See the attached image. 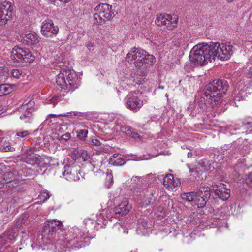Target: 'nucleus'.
Listing matches in <instances>:
<instances>
[{
	"mask_svg": "<svg viewBox=\"0 0 252 252\" xmlns=\"http://www.w3.org/2000/svg\"><path fill=\"white\" fill-rule=\"evenodd\" d=\"M229 86L224 79L214 80L206 85L204 93L198 98L199 107L205 109L214 107L228 90Z\"/></svg>",
	"mask_w": 252,
	"mask_h": 252,
	"instance_id": "obj_1",
	"label": "nucleus"
},
{
	"mask_svg": "<svg viewBox=\"0 0 252 252\" xmlns=\"http://www.w3.org/2000/svg\"><path fill=\"white\" fill-rule=\"evenodd\" d=\"M189 58L192 63L202 66L215 60L211 42L199 43L195 45L189 53Z\"/></svg>",
	"mask_w": 252,
	"mask_h": 252,
	"instance_id": "obj_2",
	"label": "nucleus"
},
{
	"mask_svg": "<svg viewBox=\"0 0 252 252\" xmlns=\"http://www.w3.org/2000/svg\"><path fill=\"white\" fill-rule=\"evenodd\" d=\"M56 83L62 89L73 92L80 85L77 74L71 70H62L57 76Z\"/></svg>",
	"mask_w": 252,
	"mask_h": 252,
	"instance_id": "obj_3",
	"label": "nucleus"
},
{
	"mask_svg": "<svg viewBox=\"0 0 252 252\" xmlns=\"http://www.w3.org/2000/svg\"><path fill=\"white\" fill-rule=\"evenodd\" d=\"M211 195V189L208 186L201 185L196 191L183 193L181 194L182 199L188 202H193L198 208H203Z\"/></svg>",
	"mask_w": 252,
	"mask_h": 252,
	"instance_id": "obj_4",
	"label": "nucleus"
},
{
	"mask_svg": "<svg viewBox=\"0 0 252 252\" xmlns=\"http://www.w3.org/2000/svg\"><path fill=\"white\" fill-rule=\"evenodd\" d=\"M211 43L215 60H227L232 56L235 50L234 46L229 42L220 44L216 42Z\"/></svg>",
	"mask_w": 252,
	"mask_h": 252,
	"instance_id": "obj_5",
	"label": "nucleus"
},
{
	"mask_svg": "<svg viewBox=\"0 0 252 252\" xmlns=\"http://www.w3.org/2000/svg\"><path fill=\"white\" fill-rule=\"evenodd\" d=\"M114 15L112 6L106 3L98 5L94 10V17L95 23H101L105 20H110Z\"/></svg>",
	"mask_w": 252,
	"mask_h": 252,
	"instance_id": "obj_6",
	"label": "nucleus"
},
{
	"mask_svg": "<svg viewBox=\"0 0 252 252\" xmlns=\"http://www.w3.org/2000/svg\"><path fill=\"white\" fill-rule=\"evenodd\" d=\"M124 104L128 109L136 112L143 106V100L138 92H130L124 98Z\"/></svg>",
	"mask_w": 252,
	"mask_h": 252,
	"instance_id": "obj_7",
	"label": "nucleus"
},
{
	"mask_svg": "<svg viewBox=\"0 0 252 252\" xmlns=\"http://www.w3.org/2000/svg\"><path fill=\"white\" fill-rule=\"evenodd\" d=\"M11 59L15 62L20 63L23 60H27V62H33L35 58L32 55L29 49L15 46L11 56Z\"/></svg>",
	"mask_w": 252,
	"mask_h": 252,
	"instance_id": "obj_8",
	"label": "nucleus"
},
{
	"mask_svg": "<svg viewBox=\"0 0 252 252\" xmlns=\"http://www.w3.org/2000/svg\"><path fill=\"white\" fill-rule=\"evenodd\" d=\"M80 171L81 168L77 164H66L62 171V175L68 181H77L81 177Z\"/></svg>",
	"mask_w": 252,
	"mask_h": 252,
	"instance_id": "obj_9",
	"label": "nucleus"
},
{
	"mask_svg": "<svg viewBox=\"0 0 252 252\" xmlns=\"http://www.w3.org/2000/svg\"><path fill=\"white\" fill-rule=\"evenodd\" d=\"M13 11L11 2L4 0L0 4V26L6 24L11 18Z\"/></svg>",
	"mask_w": 252,
	"mask_h": 252,
	"instance_id": "obj_10",
	"label": "nucleus"
},
{
	"mask_svg": "<svg viewBox=\"0 0 252 252\" xmlns=\"http://www.w3.org/2000/svg\"><path fill=\"white\" fill-rule=\"evenodd\" d=\"M59 28L55 26L52 20L47 19L43 21L41 25V33L46 37H52L53 35H57Z\"/></svg>",
	"mask_w": 252,
	"mask_h": 252,
	"instance_id": "obj_11",
	"label": "nucleus"
},
{
	"mask_svg": "<svg viewBox=\"0 0 252 252\" xmlns=\"http://www.w3.org/2000/svg\"><path fill=\"white\" fill-rule=\"evenodd\" d=\"M21 224L22 223H18L16 226H14L0 235V243H1L3 246L7 243H13L15 241L20 230L18 226Z\"/></svg>",
	"mask_w": 252,
	"mask_h": 252,
	"instance_id": "obj_12",
	"label": "nucleus"
},
{
	"mask_svg": "<svg viewBox=\"0 0 252 252\" xmlns=\"http://www.w3.org/2000/svg\"><path fill=\"white\" fill-rule=\"evenodd\" d=\"M21 160L23 162L32 166L39 164L42 161L41 157L32 153L30 150H24L21 154Z\"/></svg>",
	"mask_w": 252,
	"mask_h": 252,
	"instance_id": "obj_13",
	"label": "nucleus"
},
{
	"mask_svg": "<svg viewBox=\"0 0 252 252\" xmlns=\"http://www.w3.org/2000/svg\"><path fill=\"white\" fill-rule=\"evenodd\" d=\"M138 52L137 57L135 61H134V64L136 67H140L144 64L152 63L155 59L153 55L147 54V52L143 50L139 49Z\"/></svg>",
	"mask_w": 252,
	"mask_h": 252,
	"instance_id": "obj_14",
	"label": "nucleus"
},
{
	"mask_svg": "<svg viewBox=\"0 0 252 252\" xmlns=\"http://www.w3.org/2000/svg\"><path fill=\"white\" fill-rule=\"evenodd\" d=\"M213 191L218 198L223 201L227 200L230 196V190L226 185L220 183L213 187Z\"/></svg>",
	"mask_w": 252,
	"mask_h": 252,
	"instance_id": "obj_15",
	"label": "nucleus"
},
{
	"mask_svg": "<svg viewBox=\"0 0 252 252\" xmlns=\"http://www.w3.org/2000/svg\"><path fill=\"white\" fill-rule=\"evenodd\" d=\"M3 186L8 188L17 187L19 182L18 172L16 171L6 172L3 175Z\"/></svg>",
	"mask_w": 252,
	"mask_h": 252,
	"instance_id": "obj_16",
	"label": "nucleus"
},
{
	"mask_svg": "<svg viewBox=\"0 0 252 252\" xmlns=\"http://www.w3.org/2000/svg\"><path fill=\"white\" fill-rule=\"evenodd\" d=\"M248 84H244L243 81H239L236 86L234 91V99L235 101H240L245 99L246 96V90L248 88Z\"/></svg>",
	"mask_w": 252,
	"mask_h": 252,
	"instance_id": "obj_17",
	"label": "nucleus"
},
{
	"mask_svg": "<svg viewBox=\"0 0 252 252\" xmlns=\"http://www.w3.org/2000/svg\"><path fill=\"white\" fill-rule=\"evenodd\" d=\"M178 22V18L176 16H174V18L169 14H161L157 15L155 21V23L158 26L167 25L169 26L171 24H176Z\"/></svg>",
	"mask_w": 252,
	"mask_h": 252,
	"instance_id": "obj_18",
	"label": "nucleus"
},
{
	"mask_svg": "<svg viewBox=\"0 0 252 252\" xmlns=\"http://www.w3.org/2000/svg\"><path fill=\"white\" fill-rule=\"evenodd\" d=\"M132 208V206L126 198H124L121 202L115 207V212L120 216L127 214Z\"/></svg>",
	"mask_w": 252,
	"mask_h": 252,
	"instance_id": "obj_19",
	"label": "nucleus"
},
{
	"mask_svg": "<svg viewBox=\"0 0 252 252\" xmlns=\"http://www.w3.org/2000/svg\"><path fill=\"white\" fill-rule=\"evenodd\" d=\"M131 191L134 196L139 198L144 196L147 190L142 186V181H139L136 185H133Z\"/></svg>",
	"mask_w": 252,
	"mask_h": 252,
	"instance_id": "obj_20",
	"label": "nucleus"
},
{
	"mask_svg": "<svg viewBox=\"0 0 252 252\" xmlns=\"http://www.w3.org/2000/svg\"><path fill=\"white\" fill-rule=\"evenodd\" d=\"M47 224H46L45 229H48L49 232L52 233L56 232L58 230H63L64 229L62 221H48Z\"/></svg>",
	"mask_w": 252,
	"mask_h": 252,
	"instance_id": "obj_21",
	"label": "nucleus"
},
{
	"mask_svg": "<svg viewBox=\"0 0 252 252\" xmlns=\"http://www.w3.org/2000/svg\"><path fill=\"white\" fill-rule=\"evenodd\" d=\"M121 131L126 134L127 135L131 137L132 138L136 139L137 138L140 139L139 134L135 131L130 126H121Z\"/></svg>",
	"mask_w": 252,
	"mask_h": 252,
	"instance_id": "obj_22",
	"label": "nucleus"
},
{
	"mask_svg": "<svg viewBox=\"0 0 252 252\" xmlns=\"http://www.w3.org/2000/svg\"><path fill=\"white\" fill-rule=\"evenodd\" d=\"M24 38L28 44L33 45H36L39 42V36L35 32H30L26 34Z\"/></svg>",
	"mask_w": 252,
	"mask_h": 252,
	"instance_id": "obj_23",
	"label": "nucleus"
},
{
	"mask_svg": "<svg viewBox=\"0 0 252 252\" xmlns=\"http://www.w3.org/2000/svg\"><path fill=\"white\" fill-rule=\"evenodd\" d=\"M139 48L136 47L132 48L127 53L126 59L128 63L134 64V61H135L137 57L138 50H139Z\"/></svg>",
	"mask_w": 252,
	"mask_h": 252,
	"instance_id": "obj_24",
	"label": "nucleus"
},
{
	"mask_svg": "<svg viewBox=\"0 0 252 252\" xmlns=\"http://www.w3.org/2000/svg\"><path fill=\"white\" fill-rule=\"evenodd\" d=\"M152 223L148 224V221H141L138 224L137 231H140L144 235H145L147 232L151 230Z\"/></svg>",
	"mask_w": 252,
	"mask_h": 252,
	"instance_id": "obj_25",
	"label": "nucleus"
},
{
	"mask_svg": "<svg viewBox=\"0 0 252 252\" xmlns=\"http://www.w3.org/2000/svg\"><path fill=\"white\" fill-rule=\"evenodd\" d=\"M23 114L20 116V119L26 123H32L33 122V115L31 111H20Z\"/></svg>",
	"mask_w": 252,
	"mask_h": 252,
	"instance_id": "obj_26",
	"label": "nucleus"
},
{
	"mask_svg": "<svg viewBox=\"0 0 252 252\" xmlns=\"http://www.w3.org/2000/svg\"><path fill=\"white\" fill-rule=\"evenodd\" d=\"M12 91V88L8 84H2L0 85V96H3L10 93Z\"/></svg>",
	"mask_w": 252,
	"mask_h": 252,
	"instance_id": "obj_27",
	"label": "nucleus"
},
{
	"mask_svg": "<svg viewBox=\"0 0 252 252\" xmlns=\"http://www.w3.org/2000/svg\"><path fill=\"white\" fill-rule=\"evenodd\" d=\"M173 179L174 177L172 174H167L163 178V183L164 186H167L168 187L172 186L175 187L177 185H175L174 184Z\"/></svg>",
	"mask_w": 252,
	"mask_h": 252,
	"instance_id": "obj_28",
	"label": "nucleus"
},
{
	"mask_svg": "<svg viewBox=\"0 0 252 252\" xmlns=\"http://www.w3.org/2000/svg\"><path fill=\"white\" fill-rule=\"evenodd\" d=\"M126 163V160L124 158L119 157L116 159H114L112 158H109V163L113 166H122Z\"/></svg>",
	"mask_w": 252,
	"mask_h": 252,
	"instance_id": "obj_29",
	"label": "nucleus"
},
{
	"mask_svg": "<svg viewBox=\"0 0 252 252\" xmlns=\"http://www.w3.org/2000/svg\"><path fill=\"white\" fill-rule=\"evenodd\" d=\"M106 174L107 176L105 185L107 188H109L113 183V177L112 171L107 170Z\"/></svg>",
	"mask_w": 252,
	"mask_h": 252,
	"instance_id": "obj_30",
	"label": "nucleus"
},
{
	"mask_svg": "<svg viewBox=\"0 0 252 252\" xmlns=\"http://www.w3.org/2000/svg\"><path fill=\"white\" fill-rule=\"evenodd\" d=\"M153 191H151L150 196L146 198L144 201H142L139 203L140 206L142 208H146L151 203H152L153 199Z\"/></svg>",
	"mask_w": 252,
	"mask_h": 252,
	"instance_id": "obj_31",
	"label": "nucleus"
},
{
	"mask_svg": "<svg viewBox=\"0 0 252 252\" xmlns=\"http://www.w3.org/2000/svg\"><path fill=\"white\" fill-rule=\"evenodd\" d=\"M14 133L15 134L16 136L24 139H26L31 134V132L28 130H17L14 132Z\"/></svg>",
	"mask_w": 252,
	"mask_h": 252,
	"instance_id": "obj_32",
	"label": "nucleus"
},
{
	"mask_svg": "<svg viewBox=\"0 0 252 252\" xmlns=\"http://www.w3.org/2000/svg\"><path fill=\"white\" fill-rule=\"evenodd\" d=\"M34 105V101L32 100H29V103L26 106H24L22 111H31V113L32 114L35 110V109L33 108Z\"/></svg>",
	"mask_w": 252,
	"mask_h": 252,
	"instance_id": "obj_33",
	"label": "nucleus"
},
{
	"mask_svg": "<svg viewBox=\"0 0 252 252\" xmlns=\"http://www.w3.org/2000/svg\"><path fill=\"white\" fill-rule=\"evenodd\" d=\"M87 143L93 147H99L101 144V142L95 137H92L88 139L87 141Z\"/></svg>",
	"mask_w": 252,
	"mask_h": 252,
	"instance_id": "obj_34",
	"label": "nucleus"
},
{
	"mask_svg": "<svg viewBox=\"0 0 252 252\" xmlns=\"http://www.w3.org/2000/svg\"><path fill=\"white\" fill-rule=\"evenodd\" d=\"M7 77V69L5 68H0V83L4 82Z\"/></svg>",
	"mask_w": 252,
	"mask_h": 252,
	"instance_id": "obj_35",
	"label": "nucleus"
},
{
	"mask_svg": "<svg viewBox=\"0 0 252 252\" xmlns=\"http://www.w3.org/2000/svg\"><path fill=\"white\" fill-rule=\"evenodd\" d=\"M0 144L1 146H2V148L0 149V150L1 152H12L15 150V148L12 146H11L10 145H7V146H4L2 145V140L0 139Z\"/></svg>",
	"mask_w": 252,
	"mask_h": 252,
	"instance_id": "obj_36",
	"label": "nucleus"
},
{
	"mask_svg": "<svg viewBox=\"0 0 252 252\" xmlns=\"http://www.w3.org/2000/svg\"><path fill=\"white\" fill-rule=\"evenodd\" d=\"M88 133V131L87 130L81 129L78 132L77 136L79 139L81 140H85Z\"/></svg>",
	"mask_w": 252,
	"mask_h": 252,
	"instance_id": "obj_37",
	"label": "nucleus"
},
{
	"mask_svg": "<svg viewBox=\"0 0 252 252\" xmlns=\"http://www.w3.org/2000/svg\"><path fill=\"white\" fill-rule=\"evenodd\" d=\"M50 197V195L48 192L46 191L42 192L38 195V198L42 201L43 202H45Z\"/></svg>",
	"mask_w": 252,
	"mask_h": 252,
	"instance_id": "obj_38",
	"label": "nucleus"
},
{
	"mask_svg": "<svg viewBox=\"0 0 252 252\" xmlns=\"http://www.w3.org/2000/svg\"><path fill=\"white\" fill-rule=\"evenodd\" d=\"M242 126L246 129L252 127V121H249V120L244 119L242 121Z\"/></svg>",
	"mask_w": 252,
	"mask_h": 252,
	"instance_id": "obj_39",
	"label": "nucleus"
},
{
	"mask_svg": "<svg viewBox=\"0 0 252 252\" xmlns=\"http://www.w3.org/2000/svg\"><path fill=\"white\" fill-rule=\"evenodd\" d=\"M91 160V163L94 168H97L102 163V160L96 159L95 158H92Z\"/></svg>",
	"mask_w": 252,
	"mask_h": 252,
	"instance_id": "obj_40",
	"label": "nucleus"
},
{
	"mask_svg": "<svg viewBox=\"0 0 252 252\" xmlns=\"http://www.w3.org/2000/svg\"><path fill=\"white\" fill-rule=\"evenodd\" d=\"M63 239H64V236H62V239H60V240H57L56 242L55 243V248L56 249H57L58 247H62V246L63 247H64L65 246V242L63 241Z\"/></svg>",
	"mask_w": 252,
	"mask_h": 252,
	"instance_id": "obj_41",
	"label": "nucleus"
},
{
	"mask_svg": "<svg viewBox=\"0 0 252 252\" xmlns=\"http://www.w3.org/2000/svg\"><path fill=\"white\" fill-rule=\"evenodd\" d=\"M80 157L83 161H86L90 158V155L88 152L83 151L81 153Z\"/></svg>",
	"mask_w": 252,
	"mask_h": 252,
	"instance_id": "obj_42",
	"label": "nucleus"
},
{
	"mask_svg": "<svg viewBox=\"0 0 252 252\" xmlns=\"http://www.w3.org/2000/svg\"><path fill=\"white\" fill-rule=\"evenodd\" d=\"M12 76L15 77V78H19V77L20 76L21 73V71L18 69H13L12 70Z\"/></svg>",
	"mask_w": 252,
	"mask_h": 252,
	"instance_id": "obj_43",
	"label": "nucleus"
},
{
	"mask_svg": "<svg viewBox=\"0 0 252 252\" xmlns=\"http://www.w3.org/2000/svg\"><path fill=\"white\" fill-rule=\"evenodd\" d=\"M246 182L249 186H252V172L248 176L246 179Z\"/></svg>",
	"mask_w": 252,
	"mask_h": 252,
	"instance_id": "obj_44",
	"label": "nucleus"
},
{
	"mask_svg": "<svg viewBox=\"0 0 252 252\" xmlns=\"http://www.w3.org/2000/svg\"><path fill=\"white\" fill-rule=\"evenodd\" d=\"M58 100H59L58 97H56V96L53 97L51 99L48 100L47 102L49 104H53V107H54L55 106L56 104H57V102H58Z\"/></svg>",
	"mask_w": 252,
	"mask_h": 252,
	"instance_id": "obj_45",
	"label": "nucleus"
},
{
	"mask_svg": "<svg viewBox=\"0 0 252 252\" xmlns=\"http://www.w3.org/2000/svg\"><path fill=\"white\" fill-rule=\"evenodd\" d=\"M194 108V105L193 104H190L188 107V111L189 112H190V114H192L193 116L196 115L197 111L194 112L193 110Z\"/></svg>",
	"mask_w": 252,
	"mask_h": 252,
	"instance_id": "obj_46",
	"label": "nucleus"
},
{
	"mask_svg": "<svg viewBox=\"0 0 252 252\" xmlns=\"http://www.w3.org/2000/svg\"><path fill=\"white\" fill-rule=\"evenodd\" d=\"M29 217V215L28 213L24 212L21 215L19 220H26L28 219Z\"/></svg>",
	"mask_w": 252,
	"mask_h": 252,
	"instance_id": "obj_47",
	"label": "nucleus"
},
{
	"mask_svg": "<svg viewBox=\"0 0 252 252\" xmlns=\"http://www.w3.org/2000/svg\"><path fill=\"white\" fill-rule=\"evenodd\" d=\"M68 115L65 113L61 114H59V115H56V114H50L48 115L49 117H52V118L59 117L61 116L66 117Z\"/></svg>",
	"mask_w": 252,
	"mask_h": 252,
	"instance_id": "obj_48",
	"label": "nucleus"
},
{
	"mask_svg": "<svg viewBox=\"0 0 252 252\" xmlns=\"http://www.w3.org/2000/svg\"><path fill=\"white\" fill-rule=\"evenodd\" d=\"M131 181L132 182V183L133 184H135V185H136L137 184V183H139V181H142L140 180V177H138L136 176V177H133L131 178Z\"/></svg>",
	"mask_w": 252,
	"mask_h": 252,
	"instance_id": "obj_49",
	"label": "nucleus"
},
{
	"mask_svg": "<svg viewBox=\"0 0 252 252\" xmlns=\"http://www.w3.org/2000/svg\"><path fill=\"white\" fill-rule=\"evenodd\" d=\"M29 100H25L24 102L22 103L21 106L18 108L19 111H22L24 106H26L29 103Z\"/></svg>",
	"mask_w": 252,
	"mask_h": 252,
	"instance_id": "obj_50",
	"label": "nucleus"
},
{
	"mask_svg": "<svg viewBox=\"0 0 252 252\" xmlns=\"http://www.w3.org/2000/svg\"><path fill=\"white\" fill-rule=\"evenodd\" d=\"M70 134L69 133H66L62 135L63 139L65 140V141L68 140L70 138Z\"/></svg>",
	"mask_w": 252,
	"mask_h": 252,
	"instance_id": "obj_51",
	"label": "nucleus"
},
{
	"mask_svg": "<svg viewBox=\"0 0 252 252\" xmlns=\"http://www.w3.org/2000/svg\"><path fill=\"white\" fill-rule=\"evenodd\" d=\"M86 46L90 51L93 50L94 45L92 43L88 42V43H86Z\"/></svg>",
	"mask_w": 252,
	"mask_h": 252,
	"instance_id": "obj_52",
	"label": "nucleus"
},
{
	"mask_svg": "<svg viewBox=\"0 0 252 252\" xmlns=\"http://www.w3.org/2000/svg\"><path fill=\"white\" fill-rule=\"evenodd\" d=\"M26 150H30L31 151L32 153H34V152H37L39 150V148L36 147L28 148H27Z\"/></svg>",
	"mask_w": 252,
	"mask_h": 252,
	"instance_id": "obj_53",
	"label": "nucleus"
},
{
	"mask_svg": "<svg viewBox=\"0 0 252 252\" xmlns=\"http://www.w3.org/2000/svg\"><path fill=\"white\" fill-rule=\"evenodd\" d=\"M5 111V109L3 106H0V115H1Z\"/></svg>",
	"mask_w": 252,
	"mask_h": 252,
	"instance_id": "obj_54",
	"label": "nucleus"
},
{
	"mask_svg": "<svg viewBox=\"0 0 252 252\" xmlns=\"http://www.w3.org/2000/svg\"><path fill=\"white\" fill-rule=\"evenodd\" d=\"M119 154L118 153H115L110 158H112L114 159V158H118Z\"/></svg>",
	"mask_w": 252,
	"mask_h": 252,
	"instance_id": "obj_55",
	"label": "nucleus"
},
{
	"mask_svg": "<svg viewBox=\"0 0 252 252\" xmlns=\"http://www.w3.org/2000/svg\"><path fill=\"white\" fill-rule=\"evenodd\" d=\"M121 222H123V223H118V222H117V223H115V225L116 226H117L118 224L119 225H121V226H123V225L124 224V221H121Z\"/></svg>",
	"mask_w": 252,
	"mask_h": 252,
	"instance_id": "obj_56",
	"label": "nucleus"
},
{
	"mask_svg": "<svg viewBox=\"0 0 252 252\" xmlns=\"http://www.w3.org/2000/svg\"><path fill=\"white\" fill-rule=\"evenodd\" d=\"M223 211H224V209L221 208L220 209H219L218 211V213H219V214L223 213V212H224Z\"/></svg>",
	"mask_w": 252,
	"mask_h": 252,
	"instance_id": "obj_57",
	"label": "nucleus"
},
{
	"mask_svg": "<svg viewBox=\"0 0 252 252\" xmlns=\"http://www.w3.org/2000/svg\"><path fill=\"white\" fill-rule=\"evenodd\" d=\"M226 0L228 3H232V2H234V1H235L236 0Z\"/></svg>",
	"mask_w": 252,
	"mask_h": 252,
	"instance_id": "obj_58",
	"label": "nucleus"
},
{
	"mask_svg": "<svg viewBox=\"0 0 252 252\" xmlns=\"http://www.w3.org/2000/svg\"><path fill=\"white\" fill-rule=\"evenodd\" d=\"M192 156V153H190V152H189L188 154V158H189V157H191Z\"/></svg>",
	"mask_w": 252,
	"mask_h": 252,
	"instance_id": "obj_59",
	"label": "nucleus"
},
{
	"mask_svg": "<svg viewBox=\"0 0 252 252\" xmlns=\"http://www.w3.org/2000/svg\"><path fill=\"white\" fill-rule=\"evenodd\" d=\"M78 113H79V112H74V116L78 115Z\"/></svg>",
	"mask_w": 252,
	"mask_h": 252,
	"instance_id": "obj_60",
	"label": "nucleus"
},
{
	"mask_svg": "<svg viewBox=\"0 0 252 252\" xmlns=\"http://www.w3.org/2000/svg\"><path fill=\"white\" fill-rule=\"evenodd\" d=\"M81 237V235L79 236V235H76L74 237V238H76L77 239H79Z\"/></svg>",
	"mask_w": 252,
	"mask_h": 252,
	"instance_id": "obj_61",
	"label": "nucleus"
},
{
	"mask_svg": "<svg viewBox=\"0 0 252 252\" xmlns=\"http://www.w3.org/2000/svg\"><path fill=\"white\" fill-rule=\"evenodd\" d=\"M216 219H219L220 220H224L225 219V218H218V217H217Z\"/></svg>",
	"mask_w": 252,
	"mask_h": 252,
	"instance_id": "obj_62",
	"label": "nucleus"
},
{
	"mask_svg": "<svg viewBox=\"0 0 252 252\" xmlns=\"http://www.w3.org/2000/svg\"><path fill=\"white\" fill-rule=\"evenodd\" d=\"M159 88H160L161 89H163L164 88V86H159Z\"/></svg>",
	"mask_w": 252,
	"mask_h": 252,
	"instance_id": "obj_63",
	"label": "nucleus"
},
{
	"mask_svg": "<svg viewBox=\"0 0 252 252\" xmlns=\"http://www.w3.org/2000/svg\"><path fill=\"white\" fill-rule=\"evenodd\" d=\"M3 245L1 244V243H0V250L3 247Z\"/></svg>",
	"mask_w": 252,
	"mask_h": 252,
	"instance_id": "obj_64",
	"label": "nucleus"
}]
</instances>
